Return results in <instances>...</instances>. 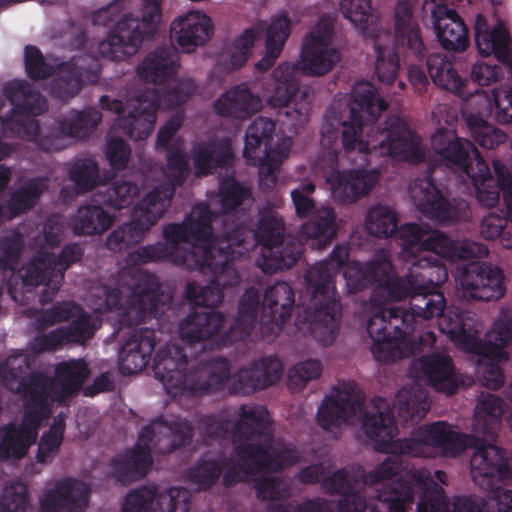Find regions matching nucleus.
<instances>
[{
	"label": "nucleus",
	"mask_w": 512,
	"mask_h": 512,
	"mask_svg": "<svg viewBox=\"0 0 512 512\" xmlns=\"http://www.w3.org/2000/svg\"><path fill=\"white\" fill-rule=\"evenodd\" d=\"M362 428L379 451L391 454L368 474L372 483L391 480L376 495L378 504L371 512H484L469 496H456L449 509L445 490L426 469H406L403 457L431 456L436 450L445 456H458L473 444L468 434L454 431L438 421L414 429L409 438L396 439L398 428L387 400L375 397L364 410Z\"/></svg>",
	"instance_id": "obj_1"
},
{
	"label": "nucleus",
	"mask_w": 512,
	"mask_h": 512,
	"mask_svg": "<svg viewBox=\"0 0 512 512\" xmlns=\"http://www.w3.org/2000/svg\"><path fill=\"white\" fill-rule=\"evenodd\" d=\"M387 108V102L380 97L376 87L367 81L354 84L349 105L333 102L327 108L320 130L324 149L318 155L315 167L322 172L328 184L341 172L339 152L332 148L340 128L341 143L346 153L358 150L363 154L414 161L424 157L416 133L398 116L388 117L384 127L372 129L368 139H362L364 125L376 122Z\"/></svg>",
	"instance_id": "obj_2"
},
{
	"label": "nucleus",
	"mask_w": 512,
	"mask_h": 512,
	"mask_svg": "<svg viewBox=\"0 0 512 512\" xmlns=\"http://www.w3.org/2000/svg\"><path fill=\"white\" fill-rule=\"evenodd\" d=\"M6 98L13 104L5 125L18 137L34 143L41 151L51 153L65 148L67 137L84 139L102 120V114L95 108L82 111L71 110L66 116L51 125L40 126L34 116L47 109V101L25 80H13L4 86Z\"/></svg>",
	"instance_id": "obj_3"
},
{
	"label": "nucleus",
	"mask_w": 512,
	"mask_h": 512,
	"mask_svg": "<svg viewBox=\"0 0 512 512\" xmlns=\"http://www.w3.org/2000/svg\"><path fill=\"white\" fill-rule=\"evenodd\" d=\"M434 270L426 273L423 289L415 290L409 297V311L402 307L389 306L379 308L367 321V332L373 344L371 353L378 362H394L407 358L414 352V343L410 339L415 318L428 320L442 317L441 325L446 330L452 317L444 315L446 300L443 293L438 291V284L432 279Z\"/></svg>",
	"instance_id": "obj_4"
},
{
	"label": "nucleus",
	"mask_w": 512,
	"mask_h": 512,
	"mask_svg": "<svg viewBox=\"0 0 512 512\" xmlns=\"http://www.w3.org/2000/svg\"><path fill=\"white\" fill-rule=\"evenodd\" d=\"M234 425L239 439L261 442L238 443L235 451L248 466V472H281L296 465L301 455L298 449L283 439L274 438V428L268 410L263 406L241 405Z\"/></svg>",
	"instance_id": "obj_5"
},
{
	"label": "nucleus",
	"mask_w": 512,
	"mask_h": 512,
	"mask_svg": "<svg viewBox=\"0 0 512 512\" xmlns=\"http://www.w3.org/2000/svg\"><path fill=\"white\" fill-rule=\"evenodd\" d=\"M188 357L183 347L166 343L156 352L153 372L168 394L205 396L215 393L228 378L229 360L223 356H200L188 369Z\"/></svg>",
	"instance_id": "obj_6"
},
{
	"label": "nucleus",
	"mask_w": 512,
	"mask_h": 512,
	"mask_svg": "<svg viewBox=\"0 0 512 512\" xmlns=\"http://www.w3.org/2000/svg\"><path fill=\"white\" fill-rule=\"evenodd\" d=\"M120 281L129 292L125 305L122 290L107 285L93 293L92 302L94 310L99 313L117 312L122 325L133 327L147 319L158 318L171 304L172 294L163 289L152 273L129 270L122 273Z\"/></svg>",
	"instance_id": "obj_7"
},
{
	"label": "nucleus",
	"mask_w": 512,
	"mask_h": 512,
	"mask_svg": "<svg viewBox=\"0 0 512 512\" xmlns=\"http://www.w3.org/2000/svg\"><path fill=\"white\" fill-rule=\"evenodd\" d=\"M190 174L191 168L187 153L179 148L169 150L164 170L167 182L150 191L134 208L131 220L121 224L108 235L107 248L117 253L139 243L164 215L170 206L176 188L182 186Z\"/></svg>",
	"instance_id": "obj_8"
},
{
	"label": "nucleus",
	"mask_w": 512,
	"mask_h": 512,
	"mask_svg": "<svg viewBox=\"0 0 512 512\" xmlns=\"http://www.w3.org/2000/svg\"><path fill=\"white\" fill-rule=\"evenodd\" d=\"M285 224L283 219L269 206L259 211L257 226L252 229L246 219L227 229L226 248L235 244L237 248L249 251L256 244L263 246L258 266L266 274L292 268L303 253L302 244L295 239L284 241Z\"/></svg>",
	"instance_id": "obj_9"
},
{
	"label": "nucleus",
	"mask_w": 512,
	"mask_h": 512,
	"mask_svg": "<svg viewBox=\"0 0 512 512\" xmlns=\"http://www.w3.org/2000/svg\"><path fill=\"white\" fill-rule=\"evenodd\" d=\"M192 437L190 421L177 419L167 423L162 417L156 418L141 429L133 449L112 459L111 476L116 482L128 485L147 474L152 465V450L163 455L170 454L190 444Z\"/></svg>",
	"instance_id": "obj_10"
},
{
	"label": "nucleus",
	"mask_w": 512,
	"mask_h": 512,
	"mask_svg": "<svg viewBox=\"0 0 512 512\" xmlns=\"http://www.w3.org/2000/svg\"><path fill=\"white\" fill-rule=\"evenodd\" d=\"M348 259V246L336 245L327 259L314 264L306 272L304 279L311 303L304 312L309 329L315 330L322 326L329 334H334L338 328L341 305L335 276L341 268H346Z\"/></svg>",
	"instance_id": "obj_11"
},
{
	"label": "nucleus",
	"mask_w": 512,
	"mask_h": 512,
	"mask_svg": "<svg viewBox=\"0 0 512 512\" xmlns=\"http://www.w3.org/2000/svg\"><path fill=\"white\" fill-rule=\"evenodd\" d=\"M142 17L124 15L107 37L100 41L98 53L111 61H125L133 56L145 39L153 38L161 18L162 0H142Z\"/></svg>",
	"instance_id": "obj_12"
},
{
	"label": "nucleus",
	"mask_w": 512,
	"mask_h": 512,
	"mask_svg": "<svg viewBox=\"0 0 512 512\" xmlns=\"http://www.w3.org/2000/svg\"><path fill=\"white\" fill-rule=\"evenodd\" d=\"M449 338L466 348H473L476 353L490 360H508L509 355L505 348L512 342V317L501 316L494 323L487 334V341H481L477 335L474 315L461 311L451 319L446 330Z\"/></svg>",
	"instance_id": "obj_13"
},
{
	"label": "nucleus",
	"mask_w": 512,
	"mask_h": 512,
	"mask_svg": "<svg viewBox=\"0 0 512 512\" xmlns=\"http://www.w3.org/2000/svg\"><path fill=\"white\" fill-rule=\"evenodd\" d=\"M325 469L322 464H312L301 469L298 480L303 484H321L328 495H341L336 505V512H367L369 505L361 494L365 484L363 475L359 472L342 468L324 477Z\"/></svg>",
	"instance_id": "obj_14"
},
{
	"label": "nucleus",
	"mask_w": 512,
	"mask_h": 512,
	"mask_svg": "<svg viewBox=\"0 0 512 512\" xmlns=\"http://www.w3.org/2000/svg\"><path fill=\"white\" fill-rule=\"evenodd\" d=\"M158 98L155 92H141L131 99L127 115L124 103L119 99H112L108 95H102L99 99L101 109L117 114V126L119 130L134 141L145 140L153 132L157 118Z\"/></svg>",
	"instance_id": "obj_15"
},
{
	"label": "nucleus",
	"mask_w": 512,
	"mask_h": 512,
	"mask_svg": "<svg viewBox=\"0 0 512 512\" xmlns=\"http://www.w3.org/2000/svg\"><path fill=\"white\" fill-rule=\"evenodd\" d=\"M314 191V183H301L291 191V198L299 218H307L315 212L314 217L301 226V233L314 240L317 246L324 247L337 233L336 213L328 206L316 211V203L311 197Z\"/></svg>",
	"instance_id": "obj_16"
},
{
	"label": "nucleus",
	"mask_w": 512,
	"mask_h": 512,
	"mask_svg": "<svg viewBox=\"0 0 512 512\" xmlns=\"http://www.w3.org/2000/svg\"><path fill=\"white\" fill-rule=\"evenodd\" d=\"M409 195L417 209L438 222H455L469 214L468 202L462 198H445L430 177L417 178L409 187Z\"/></svg>",
	"instance_id": "obj_17"
},
{
	"label": "nucleus",
	"mask_w": 512,
	"mask_h": 512,
	"mask_svg": "<svg viewBox=\"0 0 512 512\" xmlns=\"http://www.w3.org/2000/svg\"><path fill=\"white\" fill-rule=\"evenodd\" d=\"M434 261L430 258H420L412 263L408 272L403 276H396L394 267L390 261V270L386 275H381L379 285L374 286L371 295V301L378 304L373 314L382 307H386L387 302L402 301L409 298L415 290L423 289L425 283H430L426 280V273L430 270H435Z\"/></svg>",
	"instance_id": "obj_18"
},
{
	"label": "nucleus",
	"mask_w": 512,
	"mask_h": 512,
	"mask_svg": "<svg viewBox=\"0 0 512 512\" xmlns=\"http://www.w3.org/2000/svg\"><path fill=\"white\" fill-rule=\"evenodd\" d=\"M17 392L22 394L25 414L34 424L50 417L54 403L64 405L54 377L42 371H31L27 378L22 379Z\"/></svg>",
	"instance_id": "obj_19"
},
{
	"label": "nucleus",
	"mask_w": 512,
	"mask_h": 512,
	"mask_svg": "<svg viewBox=\"0 0 512 512\" xmlns=\"http://www.w3.org/2000/svg\"><path fill=\"white\" fill-rule=\"evenodd\" d=\"M391 50L404 63L423 62L428 54L423 31L406 1H399L394 11L393 45Z\"/></svg>",
	"instance_id": "obj_20"
},
{
	"label": "nucleus",
	"mask_w": 512,
	"mask_h": 512,
	"mask_svg": "<svg viewBox=\"0 0 512 512\" xmlns=\"http://www.w3.org/2000/svg\"><path fill=\"white\" fill-rule=\"evenodd\" d=\"M190 492L186 488L171 487L158 493L156 486H142L125 497L122 512H188Z\"/></svg>",
	"instance_id": "obj_21"
},
{
	"label": "nucleus",
	"mask_w": 512,
	"mask_h": 512,
	"mask_svg": "<svg viewBox=\"0 0 512 512\" xmlns=\"http://www.w3.org/2000/svg\"><path fill=\"white\" fill-rule=\"evenodd\" d=\"M494 178L487 162L478 161V167L467 177L471 179L478 202L488 208L495 207L503 196L508 212H512V175L501 161H493Z\"/></svg>",
	"instance_id": "obj_22"
},
{
	"label": "nucleus",
	"mask_w": 512,
	"mask_h": 512,
	"mask_svg": "<svg viewBox=\"0 0 512 512\" xmlns=\"http://www.w3.org/2000/svg\"><path fill=\"white\" fill-rule=\"evenodd\" d=\"M230 369L231 363L229 362ZM283 372V364L277 356H264L253 361L250 367H243L233 375L229 372L228 378L216 392L222 390L229 382V390L232 393L250 395L277 383Z\"/></svg>",
	"instance_id": "obj_23"
},
{
	"label": "nucleus",
	"mask_w": 512,
	"mask_h": 512,
	"mask_svg": "<svg viewBox=\"0 0 512 512\" xmlns=\"http://www.w3.org/2000/svg\"><path fill=\"white\" fill-rule=\"evenodd\" d=\"M216 220L213 212L207 205H200L191 210L183 220L186 234L188 235L191 251H195L193 264L209 265V256L219 249V245L225 240V226L223 232L215 235L213 231V221Z\"/></svg>",
	"instance_id": "obj_24"
},
{
	"label": "nucleus",
	"mask_w": 512,
	"mask_h": 512,
	"mask_svg": "<svg viewBox=\"0 0 512 512\" xmlns=\"http://www.w3.org/2000/svg\"><path fill=\"white\" fill-rule=\"evenodd\" d=\"M431 148L446 165L467 176L478 167V161L485 162L473 142L446 128H439L432 135Z\"/></svg>",
	"instance_id": "obj_25"
},
{
	"label": "nucleus",
	"mask_w": 512,
	"mask_h": 512,
	"mask_svg": "<svg viewBox=\"0 0 512 512\" xmlns=\"http://www.w3.org/2000/svg\"><path fill=\"white\" fill-rule=\"evenodd\" d=\"M459 283L463 295L473 300H498L506 292L502 269L483 262L467 264L460 273Z\"/></svg>",
	"instance_id": "obj_26"
},
{
	"label": "nucleus",
	"mask_w": 512,
	"mask_h": 512,
	"mask_svg": "<svg viewBox=\"0 0 512 512\" xmlns=\"http://www.w3.org/2000/svg\"><path fill=\"white\" fill-rule=\"evenodd\" d=\"M430 17L437 41L444 50L463 52L469 47V28L455 9L436 4Z\"/></svg>",
	"instance_id": "obj_27"
},
{
	"label": "nucleus",
	"mask_w": 512,
	"mask_h": 512,
	"mask_svg": "<svg viewBox=\"0 0 512 512\" xmlns=\"http://www.w3.org/2000/svg\"><path fill=\"white\" fill-rule=\"evenodd\" d=\"M88 499L89 488L83 482L73 478L61 479L40 498V511L82 512Z\"/></svg>",
	"instance_id": "obj_28"
},
{
	"label": "nucleus",
	"mask_w": 512,
	"mask_h": 512,
	"mask_svg": "<svg viewBox=\"0 0 512 512\" xmlns=\"http://www.w3.org/2000/svg\"><path fill=\"white\" fill-rule=\"evenodd\" d=\"M155 330L136 328L121 345L118 355V367L123 375H132L142 371L150 362L155 348Z\"/></svg>",
	"instance_id": "obj_29"
},
{
	"label": "nucleus",
	"mask_w": 512,
	"mask_h": 512,
	"mask_svg": "<svg viewBox=\"0 0 512 512\" xmlns=\"http://www.w3.org/2000/svg\"><path fill=\"white\" fill-rule=\"evenodd\" d=\"M213 35L211 18L199 11H191L173 20L170 38L182 51L193 52L204 45Z\"/></svg>",
	"instance_id": "obj_30"
},
{
	"label": "nucleus",
	"mask_w": 512,
	"mask_h": 512,
	"mask_svg": "<svg viewBox=\"0 0 512 512\" xmlns=\"http://www.w3.org/2000/svg\"><path fill=\"white\" fill-rule=\"evenodd\" d=\"M474 40L481 55H494L512 73L511 37L506 28L497 25L490 29L486 17L478 13L474 21Z\"/></svg>",
	"instance_id": "obj_31"
},
{
	"label": "nucleus",
	"mask_w": 512,
	"mask_h": 512,
	"mask_svg": "<svg viewBox=\"0 0 512 512\" xmlns=\"http://www.w3.org/2000/svg\"><path fill=\"white\" fill-rule=\"evenodd\" d=\"M194 175H212L217 169H227L234 161V152L229 138L211 139L195 143L191 149Z\"/></svg>",
	"instance_id": "obj_32"
},
{
	"label": "nucleus",
	"mask_w": 512,
	"mask_h": 512,
	"mask_svg": "<svg viewBox=\"0 0 512 512\" xmlns=\"http://www.w3.org/2000/svg\"><path fill=\"white\" fill-rule=\"evenodd\" d=\"M330 42L329 30L307 36L301 50L302 68L307 75L322 76L340 60L339 51L330 47Z\"/></svg>",
	"instance_id": "obj_33"
},
{
	"label": "nucleus",
	"mask_w": 512,
	"mask_h": 512,
	"mask_svg": "<svg viewBox=\"0 0 512 512\" xmlns=\"http://www.w3.org/2000/svg\"><path fill=\"white\" fill-rule=\"evenodd\" d=\"M380 173L376 169L342 170L329 183L333 197L341 203H353L367 195L378 182Z\"/></svg>",
	"instance_id": "obj_34"
},
{
	"label": "nucleus",
	"mask_w": 512,
	"mask_h": 512,
	"mask_svg": "<svg viewBox=\"0 0 512 512\" xmlns=\"http://www.w3.org/2000/svg\"><path fill=\"white\" fill-rule=\"evenodd\" d=\"M262 107V100L252 93L246 83L238 84L220 95L215 100V113L224 118L244 120L257 113Z\"/></svg>",
	"instance_id": "obj_35"
},
{
	"label": "nucleus",
	"mask_w": 512,
	"mask_h": 512,
	"mask_svg": "<svg viewBox=\"0 0 512 512\" xmlns=\"http://www.w3.org/2000/svg\"><path fill=\"white\" fill-rule=\"evenodd\" d=\"M423 245L424 252H432L453 261L481 258L489 253L485 244L469 240L458 242L439 230L428 231Z\"/></svg>",
	"instance_id": "obj_36"
},
{
	"label": "nucleus",
	"mask_w": 512,
	"mask_h": 512,
	"mask_svg": "<svg viewBox=\"0 0 512 512\" xmlns=\"http://www.w3.org/2000/svg\"><path fill=\"white\" fill-rule=\"evenodd\" d=\"M49 259L48 252H40L22 267V288L25 293H31L32 289L43 286L39 294L41 304L51 302L60 289L55 287V270Z\"/></svg>",
	"instance_id": "obj_37"
},
{
	"label": "nucleus",
	"mask_w": 512,
	"mask_h": 512,
	"mask_svg": "<svg viewBox=\"0 0 512 512\" xmlns=\"http://www.w3.org/2000/svg\"><path fill=\"white\" fill-rule=\"evenodd\" d=\"M276 131L274 120L264 116H258L248 126L245 133V145L243 156L246 159L259 160L260 156L266 152L274 153L285 141L289 143L291 150L292 140L290 137H281L275 144L273 138Z\"/></svg>",
	"instance_id": "obj_38"
},
{
	"label": "nucleus",
	"mask_w": 512,
	"mask_h": 512,
	"mask_svg": "<svg viewBox=\"0 0 512 512\" xmlns=\"http://www.w3.org/2000/svg\"><path fill=\"white\" fill-rule=\"evenodd\" d=\"M259 306V290L255 287L247 288L239 300L238 314L221 337L219 345L227 346L247 339L257 323Z\"/></svg>",
	"instance_id": "obj_39"
},
{
	"label": "nucleus",
	"mask_w": 512,
	"mask_h": 512,
	"mask_svg": "<svg viewBox=\"0 0 512 512\" xmlns=\"http://www.w3.org/2000/svg\"><path fill=\"white\" fill-rule=\"evenodd\" d=\"M180 55L173 46H161L150 52L137 67V75L145 82L160 84L175 75Z\"/></svg>",
	"instance_id": "obj_40"
},
{
	"label": "nucleus",
	"mask_w": 512,
	"mask_h": 512,
	"mask_svg": "<svg viewBox=\"0 0 512 512\" xmlns=\"http://www.w3.org/2000/svg\"><path fill=\"white\" fill-rule=\"evenodd\" d=\"M390 270V257L385 252L377 253L368 262H350L344 269L347 291L356 294L372 285H379L381 275Z\"/></svg>",
	"instance_id": "obj_41"
},
{
	"label": "nucleus",
	"mask_w": 512,
	"mask_h": 512,
	"mask_svg": "<svg viewBox=\"0 0 512 512\" xmlns=\"http://www.w3.org/2000/svg\"><path fill=\"white\" fill-rule=\"evenodd\" d=\"M225 323V316L219 311H194L179 324V335L184 343L201 344L216 335Z\"/></svg>",
	"instance_id": "obj_42"
},
{
	"label": "nucleus",
	"mask_w": 512,
	"mask_h": 512,
	"mask_svg": "<svg viewBox=\"0 0 512 512\" xmlns=\"http://www.w3.org/2000/svg\"><path fill=\"white\" fill-rule=\"evenodd\" d=\"M419 364L428 385L436 391L447 395L457 391L454 363L449 355L437 352L426 354L420 358Z\"/></svg>",
	"instance_id": "obj_43"
},
{
	"label": "nucleus",
	"mask_w": 512,
	"mask_h": 512,
	"mask_svg": "<svg viewBox=\"0 0 512 512\" xmlns=\"http://www.w3.org/2000/svg\"><path fill=\"white\" fill-rule=\"evenodd\" d=\"M227 245L225 239L219 245V249L213 256H209L207 261L209 265H200L198 262L192 269H197L203 273L211 272L215 283L219 284L223 289L237 286L240 282V275L233 266V261L244 254L242 248H237L231 243L229 248L222 247Z\"/></svg>",
	"instance_id": "obj_44"
},
{
	"label": "nucleus",
	"mask_w": 512,
	"mask_h": 512,
	"mask_svg": "<svg viewBox=\"0 0 512 512\" xmlns=\"http://www.w3.org/2000/svg\"><path fill=\"white\" fill-rule=\"evenodd\" d=\"M40 424H34L24 415L20 424L10 422L0 428V457H24L35 443Z\"/></svg>",
	"instance_id": "obj_45"
},
{
	"label": "nucleus",
	"mask_w": 512,
	"mask_h": 512,
	"mask_svg": "<svg viewBox=\"0 0 512 512\" xmlns=\"http://www.w3.org/2000/svg\"><path fill=\"white\" fill-rule=\"evenodd\" d=\"M362 409V403L348 393L337 391L336 394L326 396L318 408L317 420L325 430L338 428L348 419L356 416Z\"/></svg>",
	"instance_id": "obj_46"
},
{
	"label": "nucleus",
	"mask_w": 512,
	"mask_h": 512,
	"mask_svg": "<svg viewBox=\"0 0 512 512\" xmlns=\"http://www.w3.org/2000/svg\"><path fill=\"white\" fill-rule=\"evenodd\" d=\"M298 66L288 62L278 65L272 73V89L267 96V103L274 107L283 109V113L290 117L289 103L299 89L295 77Z\"/></svg>",
	"instance_id": "obj_47"
},
{
	"label": "nucleus",
	"mask_w": 512,
	"mask_h": 512,
	"mask_svg": "<svg viewBox=\"0 0 512 512\" xmlns=\"http://www.w3.org/2000/svg\"><path fill=\"white\" fill-rule=\"evenodd\" d=\"M99 77V64L92 60L87 68L76 64L70 73L54 80L51 89L56 97L67 100L77 95L85 84L97 83Z\"/></svg>",
	"instance_id": "obj_48"
},
{
	"label": "nucleus",
	"mask_w": 512,
	"mask_h": 512,
	"mask_svg": "<svg viewBox=\"0 0 512 512\" xmlns=\"http://www.w3.org/2000/svg\"><path fill=\"white\" fill-rule=\"evenodd\" d=\"M290 25V19L285 14L272 20L266 31V53L255 64L256 71L264 73L274 65L290 35Z\"/></svg>",
	"instance_id": "obj_49"
},
{
	"label": "nucleus",
	"mask_w": 512,
	"mask_h": 512,
	"mask_svg": "<svg viewBox=\"0 0 512 512\" xmlns=\"http://www.w3.org/2000/svg\"><path fill=\"white\" fill-rule=\"evenodd\" d=\"M425 59L427 74L435 85L459 96L466 94L465 80L459 76L451 61L444 54H427Z\"/></svg>",
	"instance_id": "obj_50"
},
{
	"label": "nucleus",
	"mask_w": 512,
	"mask_h": 512,
	"mask_svg": "<svg viewBox=\"0 0 512 512\" xmlns=\"http://www.w3.org/2000/svg\"><path fill=\"white\" fill-rule=\"evenodd\" d=\"M394 407L405 422L417 423L430 408L427 391L418 385L404 387L396 394Z\"/></svg>",
	"instance_id": "obj_51"
},
{
	"label": "nucleus",
	"mask_w": 512,
	"mask_h": 512,
	"mask_svg": "<svg viewBox=\"0 0 512 512\" xmlns=\"http://www.w3.org/2000/svg\"><path fill=\"white\" fill-rule=\"evenodd\" d=\"M252 197L251 191L241 185L234 177H227L219 184V199L224 214L220 216L221 222L227 229H232L241 220L235 219V210Z\"/></svg>",
	"instance_id": "obj_52"
},
{
	"label": "nucleus",
	"mask_w": 512,
	"mask_h": 512,
	"mask_svg": "<svg viewBox=\"0 0 512 512\" xmlns=\"http://www.w3.org/2000/svg\"><path fill=\"white\" fill-rule=\"evenodd\" d=\"M47 187L44 177L28 179L10 195L6 204L8 217L12 219L32 209Z\"/></svg>",
	"instance_id": "obj_53"
},
{
	"label": "nucleus",
	"mask_w": 512,
	"mask_h": 512,
	"mask_svg": "<svg viewBox=\"0 0 512 512\" xmlns=\"http://www.w3.org/2000/svg\"><path fill=\"white\" fill-rule=\"evenodd\" d=\"M76 235H97L106 232L113 223V216L100 205H83L72 219Z\"/></svg>",
	"instance_id": "obj_54"
},
{
	"label": "nucleus",
	"mask_w": 512,
	"mask_h": 512,
	"mask_svg": "<svg viewBox=\"0 0 512 512\" xmlns=\"http://www.w3.org/2000/svg\"><path fill=\"white\" fill-rule=\"evenodd\" d=\"M89 374L87 365L82 359L63 361L55 367V379L60 391V398L65 401L77 393Z\"/></svg>",
	"instance_id": "obj_55"
},
{
	"label": "nucleus",
	"mask_w": 512,
	"mask_h": 512,
	"mask_svg": "<svg viewBox=\"0 0 512 512\" xmlns=\"http://www.w3.org/2000/svg\"><path fill=\"white\" fill-rule=\"evenodd\" d=\"M289 155V143L285 141L274 153L269 152L260 156L259 160L246 159L249 165L259 167V187L263 192H269L277 182L276 172Z\"/></svg>",
	"instance_id": "obj_56"
},
{
	"label": "nucleus",
	"mask_w": 512,
	"mask_h": 512,
	"mask_svg": "<svg viewBox=\"0 0 512 512\" xmlns=\"http://www.w3.org/2000/svg\"><path fill=\"white\" fill-rule=\"evenodd\" d=\"M340 10L363 34H371L378 22L377 11L372 7V0H341Z\"/></svg>",
	"instance_id": "obj_57"
},
{
	"label": "nucleus",
	"mask_w": 512,
	"mask_h": 512,
	"mask_svg": "<svg viewBox=\"0 0 512 512\" xmlns=\"http://www.w3.org/2000/svg\"><path fill=\"white\" fill-rule=\"evenodd\" d=\"M428 231L417 223H406L397 228L395 232V239L401 246L402 254L405 259L416 262L418 259L423 258L420 256L424 252V240ZM434 263L436 259L429 257Z\"/></svg>",
	"instance_id": "obj_58"
},
{
	"label": "nucleus",
	"mask_w": 512,
	"mask_h": 512,
	"mask_svg": "<svg viewBox=\"0 0 512 512\" xmlns=\"http://www.w3.org/2000/svg\"><path fill=\"white\" fill-rule=\"evenodd\" d=\"M465 122L471 137L484 149L493 150L508 140V135L503 130L476 114H468Z\"/></svg>",
	"instance_id": "obj_59"
},
{
	"label": "nucleus",
	"mask_w": 512,
	"mask_h": 512,
	"mask_svg": "<svg viewBox=\"0 0 512 512\" xmlns=\"http://www.w3.org/2000/svg\"><path fill=\"white\" fill-rule=\"evenodd\" d=\"M66 415L60 412L53 418L49 429L45 431L38 443L36 459L39 463L51 461L58 453L64 439Z\"/></svg>",
	"instance_id": "obj_60"
},
{
	"label": "nucleus",
	"mask_w": 512,
	"mask_h": 512,
	"mask_svg": "<svg viewBox=\"0 0 512 512\" xmlns=\"http://www.w3.org/2000/svg\"><path fill=\"white\" fill-rule=\"evenodd\" d=\"M398 228V216L388 206L376 205L367 212L365 220L366 231L378 238H388L395 235Z\"/></svg>",
	"instance_id": "obj_61"
},
{
	"label": "nucleus",
	"mask_w": 512,
	"mask_h": 512,
	"mask_svg": "<svg viewBox=\"0 0 512 512\" xmlns=\"http://www.w3.org/2000/svg\"><path fill=\"white\" fill-rule=\"evenodd\" d=\"M255 40L256 33L254 29H245L244 32L234 40L232 46L220 55L219 63L226 72L237 70L246 63Z\"/></svg>",
	"instance_id": "obj_62"
},
{
	"label": "nucleus",
	"mask_w": 512,
	"mask_h": 512,
	"mask_svg": "<svg viewBox=\"0 0 512 512\" xmlns=\"http://www.w3.org/2000/svg\"><path fill=\"white\" fill-rule=\"evenodd\" d=\"M294 296V290L288 283L276 282L266 289L262 307L269 313L280 314V318L290 317L295 302Z\"/></svg>",
	"instance_id": "obj_63"
},
{
	"label": "nucleus",
	"mask_w": 512,
	"mask_h": 512,
	"mask_svg": "<svg viewBox=\"0 0 512 512\" xmlns=\"http://www.w3.org/2000/svg\"><path fill=\"white\" fill-rule=\"evenodd\" d=\"M128 262L135 266L166 262L183 267L182 260L177 258L168 245L162 241L138 247L135 251L129 253Z\"/></svg>",
	"instance_id": "obj_64"
}]
</instances>
